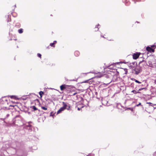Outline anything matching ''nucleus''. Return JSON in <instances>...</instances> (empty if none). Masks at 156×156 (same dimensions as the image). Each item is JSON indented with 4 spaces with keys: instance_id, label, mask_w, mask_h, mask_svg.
<instances>
[{
    "instance_id": "40",
    "label": "nucleus",
    "mask_w": 156,
    "mask_h": 156,
    "mask_svg": "<svg viewBox=\"0 0 156 156\" xmlns=\"http://www.w3.org/2000/svg\"><path fill=\"white\" fill-rule=\"evenodd\" d=\"M154 109L156 108V107H154Z\"/></svg>"
},
{
    "instance_id": "32",
    "label": "nucleus",
    "mask_w": 156,
    "mask_h": 156,
    "mask_svg": "<svg viewBox=\"0 0 156 156\" xmlns=\"http://www.w3.org/2000/svg\"><path fill=\"white\" fill-rule=\"evenodd\" d=\"M53 43L55 44L57 43V41H54Z\"/></svg>"
},
{
    "instance_id": "38",
    "label": "nucleus",
    "mask_w": 156,
    "mask_h": 156,
    "mask_svg": "<svg viewBox=\"0 0 156 156\" xmlns=\"http://www.w3.org/2000/svg\"><path fill=\"white\" fill-rule=\"evenodd\" d=\"M14 40H15V41H16V40H17V39H14Z\"/></svg>"
},
{
    "instance_id": "22",
    "label": "nucleus",
    "mask_w": 156,
    "mask_h": 156,
    "mask_svg": "<svg viewBox=\"0 0 156 156\" xmlns=\"http://www.w3.org/2000/svg\"><path fill=\"white\" fill-rule=\"evenodd\" d=\"M147 104H149L150 106H153V104L151 102H147Z\"/></svg>"
},
{
    "instance_id": "12",
    "label": "nucleus",
    "mask_w": 156,
    "mask_h": 156,
    "mask_svg": "<svg viewBox=\"0 0 156 156\" xmlns=\"http://www.w3.org/2000/svg\"><path fill=\"white\" fill-rule=\"evenodd\" d=\"M103 75V74L102 73H99L97 74V75L96 76V77L98 78H100Z\"/></svg>"
},
{
    "instance_id": "42",
    "label": "nucleus",
    "mask_w": 156,
    "mask_h": 156,
    "mask_svg": "<svg viewBox=\"0 0 156 156\" xmlns=\"http://www.w3.org/2000/svg\"><path fill=\"white\" fill-rule=\"evenodd\" d=\"M154 105H156V104H154Z\"/></svg>"
},
{
    "instance_id": "6",
    "label": "nucleus",
    "mask_w": 156,
    "mask_h": 156,
    "mask_svg": "<svg viewBox=\"0 0 156 156\" xmlns=\"http://www.w3.org/2000/svg\"><path fill=\"white\" fill-rule=\"evenodd\" d=\"M108 68L110 69L116 70L117 71L116 67L113 64L111 65L108 67Z\"/></svg>"
},
{
    "instance_id": "15",
    "label": "nucleus",
    "mask_w": 156,
    "mask_h": 156,
    "mask_svg": "<svg viewBox=\"0 0 156 156\" xmlns=\"http://www.w3.org/2000/svg\"><path fill=\"white\" fill-rule=\"evenodd\" d=\"M39 94L41 98L42 97V95L44 94V92L42 91H41L39 92Z\"/></svg>"
},
{
    "instance_id": "17",
    "label": "nucleus",
    "mask_w": 156,
    "mask_h": 156,
    "mask_svg": "<svg viewBox=\"0 0 156 156\" xmlns=\"http://www.w3.org/2000/svg\"><path fill=\"white\" fill-rule=\"evenodd\" d=\"M10 97L11 98H12V99H17L16 97L15 96H13V95L10 96Z\"/></svg>"
},
{
    "instance_id": "21",
    "label": "nucleus",
    "mask_w": 156,
    "mask_h": 156,
    "mask_svg": "<svg viewBox=\"0 0 156 156\" xmlns=\"http://www.w3.org/2000/svg\"><path fill=\"white\" fill-rule=\"evenodd\" d=\"M41 108L42 109L44 110H46L47 109V108L46 107L43 106H41Z\"/></svg>"
},
{
    "instance_id": "2",
    "label": "nucleus",
    "mask_w": 156,
    "mask_h": 156,
    "mask_svg": "<svg viewBox=\"0 0 156 156\" xmlns=\"http://www.w3.org/2000/svg\"><path fill=\"white\" fill-rule=\"evenodd\" d=\"M62 104L63 105V106L61 107L58 111L57 112V114H58L61 113L65 109H66L68 106L64 102H62Z\"/></svg>"
},
{
    "instance_id": "13",
    "label": "nucleus",
    "mask_w": 156,
    "mask_h": 156,
    "mask_svg": "<svg viewBox=\"0 0 156 156\" xmlns=\"http://www.w3.org/2000/svg\"><path fill=\"white\" fill-rule=\"evenodd\" d=\"M100 26L99 24H98L94 28V30L95 31H96L98 30H99L98 26Z\"/></svg>"
},
{
    "instance_id": "26",
    "label": "nucleus",
    "mask_w": 156,
    "mask_h": 156,
    "mask_svg": "<svg viewBox=\"0 0 156 156\" xmlns=\"http://www.w3.org/2000/svg\"><path fill=\"white\" fill-rule=\"evenodd\" d=\"M37 55L40 58H41V55L40 54L38 53L37 54Z\"/></svg>"
},
{
    "instance_id": "39",
    "label": "nucleus",
    "mask_w": 156,
    "mask_h": 156,
    "mask_svg": "<svg viewBox=\"0 0 156 156\" xmlns=\"http://www.w3.org/2000/svg\"><path fill=\"white\" fill-rule=\"evenodd\" d=\"M49 46H48L47 47V48H49Z\"/></svg>"
},
{
    "instance_id": "16",
    "label": "nucleus",
    "mask_w": 156,
    "mask_h": 156,
    "mask_svg": "<svg viewBox=\"0 0 156 156\" xmlns=\"http://www.w3.org/2000/svg\"><path fill=\"white\" fill-rule=\"evenodd\" d=\"M18 32L20 34L22 33L23 32V29L22 28L18 30Z\"/></svg>"
},
{
    "instance_id": "20",
    "label": "nucleus",
    "mask_w": 156,
    "mask_h": 156,
    "mask_svg": "<svg viewBox=\"0 0 156 156\" xmlns=\"http://www.w3.org/2000/svg\"><path fill=\"white\" fill-rule=\"evenodd\" d=\"M32 108L34 111L36 110H37V108L35 106H33L32 107Z\"/></svg>"
},
{
    "instance_id": "10",
    "label": "nucleus",
    "mask_w": 156,
    "mask_h": 156,
    "mask_svg": "<svg viewBox=\"0 0 156 156\" xmlns=\"http://www.w3.org/2000/svg\"><path fill=\"white\" fill-rule=\"evenodd\" d=\"M148 66L152 68H153L154 67V64H153L152 63V62L151 61H149L148 62V64L147 65Z\"/></svg>"
},
{
    "instance_id": "11",
    "label": "nucleus",
    "mask_w": 156,
    "mask_h": 156,
    "mask_svg": "<svg viewBox=\"0 0 156 156\" xmlns=\"http://www.w3.org/2000/svg\"><path fill=\"white\" fill-rule=\"evenodd\" d=\"M80 54V53L79 51H75L74 52V55L75 56L77 57Z\"/></svg>"
},
{
    "instance_id": "18",
    "label": "nucleus",
    "mask_w": 156,
    "mask_h": 156,
    "mask_svg": "<svg viewBox=\"0 0 156 156\" xmlns=\"http://www.w3.org/2000/svg\"><path fill=\"white\" fill-rule=\"evenodd\" d=\"M132 80H133L135 81V82H136L137 83H141V82L139 81H138L137 80H136L135 79L133 78Z\"/></svg>"
},
{
    "instance_id": "9",
    "label": "nucleus",
    "mask_w": 156,
    "mask_h": 156,
    "mask_svg": "<svg viewBox=\"0 0 156 156\" xmlns=\"http://www.w3.org/2000/svg\"><path fill=\"white\" fill-rule=\"evenodd\" d=\"M67 89H66L65 90L66 91L67 94H70L71 93V89L70 87L68 85V87H67Z\"/></svg>"
},
{
    "instance_id": "41",
    "label": "nucleus",
    "mask_w": 156,
    "mask_h": 156,
    "mask_svg": "<svg viewBox=\"0 0 156 156\" xmlns=\"http://www.w3.org/2000/svg\"><path fill=\"white\" fill-rule=\"evenodd\" d=\"M136 22H137V23H139V22L138 21H136Z\"/></svg>"
},
{
    "instance_id": "5",
    "label": "nucleus",
    "mask_w": 156,
    "mask_h": 156,
    "mask_svg": "<svg viewBox=\"0 0 156 156\" xmlns=\"http://www.w3.org/2000/svg\"><path fill=\"white\" fill-rule=\"evenodd\" d=\"M140 54V53H134L133 55V59H137L139 57Z\"/></svg>"
},
{
    "instance_id": "30",
    "label": "nucleus",
    "mask_w": 156,
    "mask_h": 156,
    "mask_svg": "<svg viewBox=\"0 0 156 156\" xmlns=\"http://www.w3.org/2000/svg\"><path fill=\"white\" fill-rule=\"evenodd\" d=\"M68 107V108H67V110H69L70 109V106H69Z\"/></svg>"
},
{
    "instance_id": "24",
    "label": "nucleus",
    "mask_w": 156,
    "mask_h": 156,
    "mask_svg": "<svg viewBox=\"0 0 156 156\" xmlns=\"http://www.w3.org/2000/svg\"><path fill=\"white\" fill-rule=\"evenodd\" d=\"M142 62H145V63H146V62H145V61L144 60H142V61H140V62H139V65H140V63H142Z\"/></svg>"
},
{
    "instance_id": "31",
    "label": "nucleus",
    "mask_w": 156,
    "mask_h": 156,
    "mask_svg": "<svg viewBox=\"0 0 156 156\" xmlns=\"http://www.w3.org/2000/svg\"><path fill=\"white\" fill-rule=\"evenodd\" d=\"M153 155L154 156H156V151L153 153Z\"/></svg>"
},
{
    "instance_id": "4",
    "label": "nucleus",
    "mask_w": 156,
    "mask_h": 156,
    "mask_svg": "<svg viewBox=\"0 0 156 156\" xmlns=\"http://www.w3.org/2000/svg\"><path fill=\"white\" fill-rule=\"evenodd\" d=\"M67 87H68V85L66 84L62 85L60 86V90L62 91L65 90L66 89H67Z\"/></svg>"
},
{
    "instance_id": "27",
    "label": "nucleus",
    "mask_w": 156,
    "mask_h": 156,
    "mask_svg": "<svg viewBox=\"0 0 156 156\" xmlns=\"http://www.w3.org/2000/svg\"><path fill=\"white\" fill-rule=\"evenodd\" d=\"M139 105H141L142 107H143L142 105H141V103H139V104L136 105V106H138Z\"/></svg>"
},
{
    "instance_id": "37",
    "label": "nucleus",
    "mask_w": 156,
    "mask_h": 156,
    "mask_svg": "<svg viewBox=\"0 0 156 156\" xmlns=\"http://www.w3.org/2000/svg\"><path fill=\"white\" fill-rule=\"evenodd\" d=\"M87 81H88V80H87L86 81H85L84 82H85V83H87Z\"/></svg>"
},
{
    "instance_id": "28",
    "label": "nucleus",
    "mask_w": 156,
    "mask_h": 156,
    "mask_svg": "<svg viewBox=\"0 0 156 156\" xmlns=\"http://www.w3.org/2000/svg\"><path fill=\"white\" fill-rule=\"evenodd\" d=\"M143 89L146 90V88H141L140 89L138 90V91H140V90H143Z\"/></svg>"
},
{
    "instance_id": "14",
    "label": "nucleus",
    "mask_w": 156,
    "mask_h": 156,
    "mask_svg": "<svg viewBox=\"0 0 156 156\" xmlns=\"http://www.w3.org/2000/svg\"><path fill=\"white\" fill-rule=\"evenodd\" d=\"M131 92L133 93L134 94H137V93H140L139 91H136V90H133L131 91Z\"/></svg>"
},
{
    "instance_id": "19",
    "label": "nucleus",
    "mask_w": 156,
    "mask_h": 156,
    "mask_svg": "<svg viewBox=\"0 0 156 156\" xmlns=\"http://www.w3.org/2000/svg\"><path fill=\"white\" fill-rule=\"evenodd\" d=\"M55 44H54V43H51L50 44V46L51 47H55Z\"/></svg>"
},
{
    "instance_id": "25",
    "label": "nucleus",
    "mask_w": 156,
    "mask_h": 156,
    "mask_svg": "<svg viewBox=\"0 0 156 156\" xmlns=\"http://www.w3.org/2000/svg\"><path fill=\"white\" fill-rule=\"evenodd\" d=\"M77 94V93L76 92H75L73 94H69L70 96H74L76 94Z\"/></svg>"
},
{
    "instance_id": "35",
    "label": "nucleus",
    "mask_w": 156,
    "mask_h": 156,
    "mask_svg": "<svg viewBox=\"0 0 156 156\" xmlns=\"http://www.w3.org/2000/svg\"><path fill=\"white\" fill-rule=\"evenodd\" d=\"M156 64H155V63L154 64V68H156Z\"/></svg>"
},
{
    "instance_id": "23",
    "label": "nucleus",
    "mask_w": 156,
    "mask_h": 156,
    "mask_svg": "<svg viewBox=\"0 0 156 156\" xmlns=\"http://www.w3.org/2000/svg\"><path fill=\"white\" fill-rule=\"evenodd\" d=\"M126 109L127 110H128V109L130 110H131L132 111H133V108H126Z\"/></svg>"
},
{
    "instance_id": "29",
    "label": "nucleus",
    "mask_w": 156,
    "mask_h": 156,
    "mask_svg": "<svg viewBox=\"0 0 156 156\" xmlns=\"http://www.w3.org/2000/svg\"><path fill=\"white\" fill-rule=\"evenodd\" d=\"M126 5H129V2H127Z\"/></svg>"
},
{
    "instance_id": "1",
    "label": "nucleus",
    "mask_w": 156,
    "mask_h": 156,
    "mask_svg": "<svg viewBox=\"0 0 156 156\" xmlns=\"http://www.w3.org/2000/svg\"><path fill=\"white\" fill-rule=\"evenodd\" d=\"M120 63H127L128 64V65L130 69H133L135 68V66H136L137 65V63L136 62H132V63H129L128 62H126L125 61H120V62H118V65Z\"/></svg>"
},
{
    "instance_id": "34",
    "label": "nucleus",
    "mask_w": 156,
    "mask_h": 156,
    "mask_svg": "<svg viewBox=\"0 0 156 156\" xmlns=\"http://www.w3.org/2000/svg\"><path fill=\"white\" fill-rule=\"evenodd\" d=\"M155 46V45H152L151 46V48H153Z\"/></svg>"
},
{
    "instance_id": "43",
    "label": "nucleus",
    "mask_w": 156,
    "mask_h": 156,
    "mask_svg": "<svg viewBox=\"0 0 156 156\" xmlns=\"http://www.w3.org/2000/svg\"><path fill=\"white\" fill-rule=\"evenodd\" d=\"M118 74L119 73V72L118 71L117 72Z\"/></svg>"
},
{
    "instance_id": "8",
    "label": "nucleus",
    "mask_w": 156,
    "mask_h": 156,
    "mask_svg": "<svg viewBox=\"0 0 156 156\" xmlns=\"http://www.w3.org/2000/svg\"><path fill=\"white\" fill-rule=\"evenodd\" d=\"M101 36L104 38H107L108 34L105 32H104L101 34Z\"/></svg>"
},
{
    "instance_id": "3",
    "label": "nucleus",
    "mask_w": 156,
    "mask_h": 156,
    "mask_svg": "<svg viewBox=\"0 0 156 156\" xmlns=\"http://www.w3.org/2000/svg\"><path fill=\"white\" fill-rule=\"evenodd\" d=\"M133 70L135 71V74L136 75L138 74L142 71L141 68L139 66L135 68Z\"/></svg>"
},
{
    "instance_id": "36",
    "label": "nucleus",
    "mask_w": 156,
    "mask_h": 156,
    "mask_svg": "<svg viewBox=\"0 0 156 156\" xmlns=\"http://www.w3.org/2000/svg\"><path fill=\"white\" fill-rule=\"evenodd\" d=\"M80 108H78V110H79V111H80Z\"/></svg>"
},
{
    "instance_id": "33",
    "label": "nucleus",
    "mask_w": 156,
    "mask_h": 156,
    "mask_svg": "<svg viewBox=\"0 0 156 156\" xmlns=\"http://www.w3.org/2000/svg\"><path fill=\"white\" fill-rule=\"evenodd\" d=\"M53 113V112H50V116H53V115H52V114Z\"/></svg>"
},
{
    "instance_id": "7",
    "label": "nucleus",
    "mask_w": 156,
    "mask_h": 156,
    "mask_svg": "<svg viewBox=\"0 0 156 156\" xmlns=\"http://www.w3.org/2000/svg\"><path fill=\"white\" fill-rule=\"evenodd\" d=\"M146 49L147 51H148L149 52H154V49H152L151 47H150L149 46H147L146 48Z\"/></svg>"
},
{
    "instance_id": "44",
    "label": "nucleus",
    "mask_w": 156,
    "mask_h": 156,
    "mask_svg": "<svg viewBox=\"0 0 156 156\" xmlns=\"http://www.w3.org/2000/svg\"><path fill=\"white\" fill-rule=\"evenodd\" d=\"M126 0H123V1H125Z\"/></svg>"
}]
</instances>
